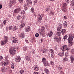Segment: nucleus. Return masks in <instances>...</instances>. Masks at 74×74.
<instances>
[{
  "label": "nucleus",
  "mask_w": 74,
  "mask_h": 74,
  "mask_svg": "<svg viewBox=\"0 0 74 74\" xmlns=\"http://www.w3.org/2000/svg\"><path fill=\"white\" fill-rule=\"evenodd\" d=\"M12 42L13 43H15V44H17L18 42V40L17 38L15 37H12Z\"/></svg>",
  "instance_id": "nucleus-7"
},
{
  "label": "nucleus",
  "mask_w": 74,
  "mask_h": 74,
  "mask_svg": "<svg viewBox=\"0 0 74 74\" xmlns=\"http://www.w3.org/2000/svg\"><path fill=\"white\" fill-rule=\"evenodd\" d=\"M49 52L51 53L52 54L51 55V57L53 59L54 58V56H53V53H54V51L52 49H50L49 50Z\"/></svg>",
  "instance_id": "nucleus-9"
},
{
  "label": "nucleus",
  "mask_w": 74,
  "mask_h": 74,
  "mask_svg": "<svg viewBox=\"0 0 74 74\" xmlns=\"http://www.w3.org/2000/svg\"><path fill=\"white\" fill-rule=\"evenodd\" d=\"M67 7L62 8V11L64 12H67Z\"/></svg>",
  "instance_id": "nucleus-17"
},
{
  "label": "nucleus",
  "mask_w": 74,
  "mask_h": 74,
  "mask_svg": "<svg viewBox=\"0 0 74 74\" xmlns=\"http://www.w3.org/2000/svg\"><path fill=\"white\" fill-rule=\"evenodd\" d=\"M71 4L72 6H74V1H72L71 2Z\"/></svg>",
  "instance_id": "nucleus-44"
},
{
  "label": "nucleus",
  "mask_w": 74,
  "mask_h": 74,
  "mask_svg": "<svg viewBox=\"0 0 74 74\" xmlns=\"http://www.w3.org/2000/svg\"><path fill=\"white\" fill-rule=\"evenodd\" d=\"M52 34H53V32L52 31H51L48 34V36H49V37H51L52 36Z\"/></svg>",
  "instance_id": "nucleus-21"
},
{
  "label": "nucleus",
  "mask_w": 74,
  "mask_h": 74,
  "mask_svg": "<svg viewBox=\"0 0 74 74\" xmlns=\"http://www.w3.org/2000/svg\"><path fill=\"white\" fill-rule=\"evenodd\" d=\"M23 49L24 51H26L27 50V48L26 47H24L23 48Z\"/></svg>",
  "instance_id": "nucleus-47"
},
{
  "label": "nucleus",
  "mask_w": 74,
  "mask_h": 74,
  "mask_svg": "<svg viewBox=\"0 0 74 74\" xmlns=\"http://www.w3.org/2000/svg\"><path fill=\"white\" fill-rule=\"evenodd\" d=\"M6 69L5 67H2L1 69V71L2 73H5L6 71Z\"/></svg>",
  "instance_id": "nucleus-19"
},
{
  "label": "nucleus",
  "mask_w": 74,
  "mask_h": 74,
  "mask_svg": "<svg viewBox=\"0 0 74 74\" xmlns=\"http://www.w3.org/2000/svg\"><path fill=\"white\" fill-rule=\"evenodd\" d=\"M34 74H40V73H39V72H34Z\"/></svg>",
  "instance_id": "nucleus-63"
},
{
  "label": "nucleus",
  "mask_w": 74,
  "mask_h": 74,
  "mask_svg": "<svg viewBox=\"0 0 74 74\" xmlns=\"http://www.w3.org/2000/svg\"><path fill=\"white\" fill-rule=\"evenodd\" d=\"M8 29L9 30H12V27L11 26H9Z\"/></svg>",
  "instance_id": "nucleus-43"
},
{
  "label": "nucleus",
  "mask_w": 74,
  "mask_h": 74,
  "mask_svg": "<svg viewBox=\"0 0 74 74\" xmlns=\"http://www.w3.org/2000/svg\"><path fill=\"white\" fill-rule=\"evenodd\" d=\"M18 1L21 4H23V0H18Z\"/></svg>",
  "instance_id": "nucleus-45"
},
{
  "label": "nucleus",
  "mask_w": 74,
  "mask_h": 74,
  "mask_svg": "<svg viewBox=\"0 0 74 74\" xmlns=\"http://www.w3.org/2000/svg\"><path fill=\"white\" fill-rule=\"evenodd\" d=\"M42 37L43 38V36H41L40 37V40L41 41V42H43V39H42Z\"/></svg>",
  "instance_id": "nucleus-49"
},
{
  "label": "nucleus",
  "mask_w": 74,
  "mask_h": 74,
  "mask_svg": "<svg viewBox=\"0 0 74 74\" xmlns=\"http://www.w3.org/2000/svg\"><path fill=\"white\" fill-rule=\"evenodd\" d=\"M42 51L43 53H45V52H46L45 49H43L42 50Z\"/></svg>",
  "instance_id": "nucleus-51"
},
{
  "label": "nucleus",
  "mask_w": 74,
  "mask_h": 74,
  "mask_svg": "<svg viewBox=\"0 0 74 74\" xmlns=\"http://www.w3.org/2000/svg\"><path fill=\"white\" fill-rule=\"evenodd\" d=\"M41 20H42V17L40 14H38V20L39 21H41Z\"/></svg>",
  "instance_id": "nucleus-15"
},
{
  "label": "nucleus",
  "mask_w": 74,
  "mask_h": 74,
  "mask_svg": "<svg viewBox=\"0 0 74 74\" xmlns=\"http://www.w3.org/2000/svg\"><path fill=\"white\" fill-rule=\"evenodd\" d=\"M43 64L45 66H49V64L47 61H45V62H44Z\"/></svg>",
  "instance_id": "nucleus-16"
},
{
  "label": "nucleus",
  "mask_w": 74,
  "mask_h": 74,
  "mask_svg": "<svg viewBox=\"0 0 74 74\" xmlns=\"http://www.w3.org/2000/svg\"><path fill=\"white\" fill-rule=\"evenodd\" d=\"M50 63L51 65H53V64H54V62H53L52 61H51Z\"/></svg>",
  "instance_id": "nucleus-55"
},
{
  "label": "nucleus",
  "mask_w": 74,
  "mask_h": 74,
  "mask_svg": "<svg viewBox=\"0 0 74 74\" xmlns=\"http://www.w3.org/2000/svg\"><path fill=\"white\" fill-rule=\"evenodd\" d=\"M71 53H72L74 54V49H72L71 50Z\"/></svg>",
  "instance_id": "nucleus-54"
},
{
  "label": "nucleus",
  "mask_w": 74,
  "mask_h": 74,
  "mask_svg": "<svg viewBox=\"0 0 74 74\" xmlns=\"http://www.w3.org/2000/svg\"><path fill=\"white\" fill-rule=\"evenodd\" d=\"M21 59L19 56H16L15 58V61L16 62H19Z\"/></svg>",
  "instance_id": "nucleus-11"
},
{
  "label": "nucleus",
  "mask_w": 74,
  "mask_h": 74,
  "mask_svg": "<svg viewBox=\"0 0 74 74\" xmlns=\"http://www.w3.org/2000/svg\"><path fill=\"white\" fill-rule=\"evenodd\" d=\"M8 62H4L3 65H4V66H6L8 65Z\"/></svg>",
  "instance_id": "nucleus-33"
},
{
  "label": "nucleus",
  "mask_w": 74,
  "mask_h": 74,
  "mask_svg": "<svg viewBox=\"0 0 74 74\" xmlns=\"http://www.w3.org/2000/svg\"><path fill=\"white\" fill-rule=\"evenodd\" d=\"M25 42H26V43H27V44L29 43V41H28V40H25Z\"/></svg>",
  "instance_id": "nucleus-64"
},
{
  "label": "nucleus",
  "mask_w": 74,
  "mask_h": 74,
  "mask_svg": "<svg viewBox=\"0 0 74 74\" xmlns=\"http://www.w3.org/2000/svg\"><path fill=\"white\" fill-rule=\"evenodd\" d=\"M18 27L16 26H14L13 27V31H15V30H17L18 29Z\"/></svg>",
  "instance_id": "nucleus-24"
},
{
  "label": "nucleus",
  "mask_w": 74,
  "mask_h": 74,
  "mask_svg": "<svg viewBox=\"0 0 74 74\" xmlns=\"http://www.w3.org/2000/svg\"><path fill=\"white\" fill-rule=\"evenodd\" d=\"M21 15L18 16L17 17V19H18V20H19L20 19H21Z\"/></svg>",
  "instance_id": "nucleus-40"
},
{
  "label": "nucleus",
  "mask_w": 74,
  "mask_h": 74,
  "mask_svg": "<svg viewBox=\"0 0 74 74\" xmlns=\"http://www.w3.org/2000/svg\"><path fill=\"white\" fill-rule=\"evenodd\" d=\"M54 39L55 40V41L57 42H60V40H61V38L59 36L57 37L56 36L54 37Z\"/></svg>",
  "instance_id": "nucleus-5"
},
{
  "label": "nucleus",
  "mask_w": 74,
  "mask_h": 74,
  "mask_svg": "<svg viewBox=\"0 0 74 74\" xmlns=\"http://www.w3.org/2000/svg\"><path fill=\"white\" fill-rule=\"evenodd\" d=\"M50 15H53L55 14V12H52V11H50Z\"/></svg>",
  "instance_id": "nucleus-31"
},
{
  "label": "nucleus",
  "mask_w": 74,
  "mask_h": 74,
  "mask_svg": "<svg viewBox=\"0 0 74 74\" xmlns=\"http://www.w3.org/2000/svg\"><path fill=\"white\" fill-rule=\"evenodd\" d=\"M58 68L59 69V70H61L62 69V66L60 65H58Z\"/></svg>",
  "instance_id": "nucleus-42"
},
{
  "label": "nucleus",
  "mask_w": 74,
  "mask_h": 74,
  "mask_svg": "<svg viewBox=\"0 0 74 74\" xmlns=\"http://www.w3.org/2000/svg\"><path fill=\"white\" fill-rule=\"evenodd\" d=\"M40 35H41V36H42V35L43 34V33H42V32H40Z\"/></svg>",
  "instance_id": "nucleus-62"
},
{
  "label": "nucleus",
  "mask_w": 74,
  "mask_h": 74,
  "mask_svg": "<svg viewBox=\"0 0 74 74\" xmlns=\"http://www.w3.org/2000/svg\"><path fill=\"white\" fill-rule=\"evenodd\" d=\"M70 58L71 59V61L72 63H73L74 62V56L73 54H71L70 56Z\"/></svg>",
  "instance_id": "nucleus-10"
},
{
  "label": "nucleus",
  "mask_w": 74,
  "mask_h": 74,
  "mask_svg": "<svg viewBox=\"0 0 74 74\" xmlns=\"http://www.w3.org/2000/svg\"><path fill=\"white\" fill-rule=\"evenodd\" d=\"M3 57L2 56H0V60H1H1H3Z\"/></svg>",
  "instance_id": "nucleus-57"
},
{
  "label": "nucleus",
  "mask_w": 74,
  "mask_h": 74,
  "mask_svg": "<svg viewBox=\"0 0 74 74\" xmlns=\"http://www.w3.org/2000/svg\"><path fill=\"white\" fill-rule=\"evenodd\" d=\"M3 24L4 26H5L7 24V22H6V20H4L3 22Z\"/></svg>",
  "instance_id": "nucleus-29"
},
{
  "label": "nucleus",
  "mask_w": 74,
  "mask_h": 74,
  "mask_svg": "<svg viewBox=\"0 0 74 74\" xmlns=\"http://www.w3.org/2000/svg\"><path fill=\"white\" fill-rule=\"evenodd\" d=\"M23 72H24V71H23V70L21 69V70L20 71V74H23Z\"/></svg>",
  "instance_id": "nucleus-48"
},
{
  "label": "nucleus",
  "mask_w": 74,
  "mask_h": 74,
  "mask_svg": "<svg viewBox=\"0 0 74 74\" xmlns=\"http://www.w3.org/2000/svg\"><path fill=\"white\" fill-rule=\"evenodd\" d=\"M40 35H39V34L38 33H36L35 35V36L36 37H38V36H39Z\"/></svg>",
  "instance_id": "nucleus-50"
},
{
  "label": "nucleus",
  "mask_w": 74,
  "mask_h": 74,
  "mask_svg": "<svg viewBox=\"0 0 74 74\" xmlns=\"http://www.w3.org/2000/svg\"><path fill=\"white\" fill-rule=\"evenodd\" d=\"M25 10H22V11H21V14H25Z\"/></svg>",
  "instance_id": "nucleus-39"
},
{
  "label": "nucleus",
  "mask_w": 74,
  "mask_h": 74,
  "mask_svg": "<svg viewBox=\"0 0 74 74\" xmlns=\"http://www.w3.org/2000/svg\"><path fill=\"white\" fill-rule=\"evenodd\" d=\"M69 36L70 37H72V38H74V34H69Z\"/></svg>",
  "instance_id": "nucleus-23"
},
{
  "label": "nucleus",
  "mask_w": 74,
  "mask_h": 74,
  "mask_svg": "<svg viewBox=\"0 0 74 74\" xmlns=\"http://www.w3.org/2000/svg\"><path fill=\"white\" fill-rule=\"evenodd\" d=\"M21 9H22V8H17L14 10V12L16 14H18L19 13L20 11H21Z\"/></svg>",
  "instance_id": "nucleus-8"
},
{
  "label": "nucleus",
  "mask_w": 74,
  "mask_h": 74,
  "mask_svg": "<svg viewBox=\"0 0 74 74\" xmlns=\"http://www.w3.org/2000/svg\"><path fill=\"white\" fill-rule=\"evenodd\" d=\"M18 48H16L15 47H11L9 49V52L11 55H14L16 53V51Z\"/></svg>",
  "instance_id": "nucleus-1"
},
{
  "label": "nucleus",
  "mask_w": 74,
  "mask_h": 74,
  "mask_svg": "<svg viewBox=\"0 0 74 74\" xmlns=\"http://www.w3.org/2000/svg\"><path fill=\"white\" fill-rule=\"evenodd\" d=\"M27 3L24 5V9L25 11L27 10V6L29 4H32V2H31V0H26Z\"/></svg>",
  "instance_id": "nucleus-2"
},
{
  "label": "nucleus",
  "mask_w": 74,
  "mask_h": 74,
  "mask_svg": "<svg viewBox=\"0 0 74 74\" xmlns=\"http://www.w3.org/2000/svg\"><path fill=\"white\" fill-rule=\"evenodd\" d=\"M73 40V38L71 37H69L68 38V42H71Z\"/></svg>",
  "instance_id": "nucleus-13"
},
{
  "label": "nucleus",
  "mask_w": 74,
  "mask_h": 74,
  "mask_svg": "<svg viewBox=\"0 0 74 74\" xmlns=\"http://www.w3.org/2000/svg\"><path fill=\"white\" fill-rule=\"evenodd\" d=\"M62 51L64 52L66 51H70V49L69 47H67V45H66L62 46L61 48Z\"/></svg>",
  "instance_id": "nucleus-4"
},
{
  "label": "nucleus",
  "mask_w": 74,
  "mask_h": 74,
  "mask_svg": "<svg viewBox=\"0 0 74 74\" xmlns=\"http://www.w3.org/2000/svg\"><path fill=\"white\" fill-rule=\"evenodd\" d=\"M33 68H34V70L35 71H38V68L37 66L34 65V66Z\"/></svg>",
  "instance_id": "nucleus-18"
},
{
  "label": "nucleus",
  "mask_w": 74,
  "mask_h": 74,
  "mask_svg": "<svg viewBox=\"0 0 74 74\" xmlns=\"http://www.w3.org/2000/svg\"><path fill=\"white\" fill-rule=\"evenodd\" d=\"M59 56H60V57H62L64 55V51L62 53H58Z\"/></svg>",
  "instance_id": "nucleus-22"
},
{
  "label": "nucleus",
  "mask_w": 74,
  "mask_h": 74,
  "mask_svg": "<svg viewBox=\"0 0 74 74\" xmlns=\"http://www.w3.org/2000/svg\"><path fill=\"white\" fill-rule=\"evenodd\" d=\"M45 73H46L47 74H48L49 73H48L49 72V71H48V70L47 69H45Z\"/></svg>",
  "instance_id": "nucleus-28"
},
{
  "label": "nucleus",
  "mask_w": 74,
  "mask_h": 74,
  "mask_svg": "<svg viewBox=\"0 0 74 74\" xmlns=\"http://www.w3.org/2000/svg\"><path fill=\"white\" fill-rule=\"evenodd\" d=\"M45 26L46 28V29L47 30H49V29L48 28V26H47V25H45Z\"/></svg>",
  "instance_id": "nucleus-58"
},
{
  "label": "nucleus",
  "mask_w": 74,
  "mask_h": 74,
  "mask_svg": "<svg viewBox=\"0 0 74 74\" xmlns=\"http://www.w3.org/2000/svg\"><path fill=\"white\" fill-rule=\"evenodd\" d=\"M25 30L27 32H29L30 30V26H28V27H26L25 29Z\"/></svg>",
  "instance_id": "nucleus-12"
},
{
  "label": "nucleus",
  "mask_w": 74,
  "mask_h": 74,
  "mask_svg": "<svg viewBox=\"0 0 74 74\" xmlns=\"http://www.w3.org/2000/svg\"><path fill=\"white\" fill-rule=\"evenodd\" d=\"M10 2L12 3L13 4H15V1L16 0H10Z\"/></svg>",
  "instance_id": "nucleus-30"
},
{
  "label": "nucleus",
  "mask_w": 74,
  "mask_h": 74,
  "mask_svg": "<svg viewBox=\"0 0 74 74\" xmlns=\"http://www.w3.org/2000/svg\"><path fill=\"white\" fill-rule=\"evenodd\" d=\"M61 32L62 34H66V29H63L61 31Z\"/></svg>",
  "instance_id": "nucleus-20"
},
{
  "label": "nucleus",
  "mask_w": 74,
  "mask_h": 74,
  "mask_svg": "<svg viewBox=\"0 0 74 74\" xmlns=\"http://www.w3.org/2000/svg\"><path fill=\"white\" fill-rule=\"evenodd\" d=\"M63 5L62 8H65V7H66L67 4H66V3H63Z\"/></svg>",
  "instance_id": "nucleus-27"
},
{
  "label": "nucleus",
  "mask_w": 74,
  "mask_h": 74,
  "mask_svg": "<svg viewBox=\"0 0 74 74\" xmlns=\"http://www.w3.org/2000/svg\"><path fill=\"white\" fill-rule=\"evenodd\" d=\"M25 59L27 60L28 61H29L30 59H31V58H30V57L27 56L26 57Z\"/></svg>",
  "instance_id": "nucleus-25"
},
{
  "label": "nucleus",
  "mask_w": 74,
  "mask_h": 74,
  "mask_svg": "<svg viewBox=\"0 0 74 74\" xmlns=\"http://www.w3.org/2000/svg\"><path fill=\"white\" fill-rule=\"evenodd\" d=\"M37 0H35V1H34V4H35L36 3H37Z\"/></svg>",
  "instance_id": "nucleus-60"
},
{
  "label": "nucleus",
  "mask_w": 74,
  "mask_h": 74,
  "mask_svg": "<svg viewBox=\"0 0 74 74\" xmlns=\"http://www.w3.org/2000/svg\"><path fill=\"white\" fill-rule=\"evenodd\" d=\"M64 26V27H66L67 26V22L66 21H65L63 25Z\"/></svg>",
  "instance_id": "nucleus-26"
},
{
  "label": "nucleus",
  "mask_w": 74,
  "mask_h": 74,
  "mask_svg": "<svg viewBox=\"0 0 74 74\" xmlns=\"http://www.w3.org/2000/svg\"><path fill=\"white\" fill-rule=\"evenodd\" d=\"M25 26V24L23 23H22L21 25V27H24V26Z\"/></svg>",
  "instance_id": "nucleus-41"
},
{
  "label": "nucleus",
  "mask_w": 74,
  "mask_h": 74,
  "mask_svg": "<svg viewBox=\"0 0 74 74\" xmlns=\"http://www.w3.org/2000/svg\"><path fill=\"white\" fill-rule=\"evenodd\" d=\"M19 37L21 39L24 38H25V34H21L19 35Z\"/></svg>",
  "instance_id": "nucleus-14"
},
{
  "label": "nucleus",
  "mask_w": 74,
  "mask_h": 74,
  "mask_svg": "<svg viewBox=\"0 0 74 74\" xmlns=\"http://www.w3.org/2000/svg\"><path fill=\"white\" fill-rule=\"evenodd\" d=\"M67 37L68 36L67 35H65V36H64L63 39L64 41H66V39H67Z\"/></svg>",
  "instance_id": "nucleus-35"
},
{
  "label": "nucleus",
  "mask_w": 74,
  "mask_h": 74,
  "mask_svg": "<svg viewBox=\"0 0 74 74\" xmlns=\"http://www.w3.org/2000/svg\"><path fill=\"white\" fill-rule=\"evenodd\" d=\"M68 60V58H64L63 60V62H66Z\"/></svg>",
  "instance_id": "nucleus-36"
},
{
  "label": "nucleus",
  "mask_w": 74,
  "mask_h": 74,
  "mask_svg": "<svg viewBox=\"0 0 74 74\" xmlns=\"http://www.w3.org/2000/svg\"><path fill=\"white\" fill-rule=\"evenodd\" d=\"M69 47H72V46H73V42H69Z\"/></svg>",
  "instance_id": "nucleus-46"
},
{
  "label": "nucleus",
  "mask_w": 74,
  "mask_h": 74,
  "mask_svg": "<svg viewBox=\"0 0 74 74\" xmlns=\"http://www.w3.org/2000/svg\"><path fill=\"white\" fill-rule=\"evenodd\" d=\"M65 55L66 57L68 56H69V54L68 53H66Z\"/></svg>",
  "instance_id": "nucleus-56"
},
{
  "label": "nucleus",
  "mask_w": 74,
  "mask_h": 74,
  "mask_svg": "<svg viewBox=\"0 0 74 74\" xmlns=\"http://www.w3.org/2000/svg\"><path fill=\"white\" fill-rule=\"evenodd\" d=\"M31 52L32 53L34 54L35 53V50L34 49H32V50H31Z\"/></svg>",
  "instance_id": "nucleus-37"
},
{
  "label": "nucleus",
  "mask_w": 74,
  "mask_h": 74,
  "mask_svg": "<svg viewBox=\"0 0 74 74\" xmlns=\"http://www.w3.org/2000/svg\"><path fill=\"white\" fill-rule=\"evenodd\" d=\"M13 5H14V3L11 2H10L9 4V7H11Z\"/></svg>",
  "instance_id": "nucleus-32"
},
{
  "label": "nucleus",
  "mask_w": 74,
  "mask_h": 74,
  "mask_svg": "<svg viewBox=\"0 0 74 74\" xmlns=\"http://www.w3.org/2000/svg\"><path fill=\"white\" fill-rule=\"evenodd\" d=\"M31 11L32 12H34V9L33 8H32L31 9Z\"/></svg>",
  "instance_id": "nucleus-52"
},
{
  "label": "nucleus",
  "mask_w": 74,
  "mask_h": 74,
  "mask_svg": "<svg viewBox=\"0 0 74 74\" xmlns=\"http://www.w3.org/2000/svg\"><path fill=\"white\" fill-rule=\"evenodd\" d=\"M0 27L1 28L3 27V23L1 24V25L0 24Z\"/></svg>",
  "instance_id": "nucleus-61"
},
{
  "label": "nucleus",
  "mask_w": 74,
  "mask_h": 74,
  "mask_svg": "<svg viewBox=\"0 0 74 74\" xmlns=\"http://www.w3.org/2000/svg\"><path fill=\"white\" fill-rule=\"evenodd\" d=\"M63 25L61 23H60L58 25V27L57 28L58 31H61L62 29Z\"/></svg>",
  "instance_id": "nucleus-6"
},
{
  "label": "nucleus",
  "mask_w": 74,
  "mask_h": 74,
  "mask_svg": "<svg viewBox=\"0 0 74 74\" xmlns=\"http://www.w3.org/2000/svg\"><path fill=\"white\" fill-rule=\"evenodd\" d=\"M61 34V32H57V35L58 36H60V34Z\"/></svg>",
  "instance_id": "nucleus-34"
},
{
  "label": "nucleus",
  "mask_w": 74,
  "mask_h": 74,
  "mask_svg": "<svg viewBox=\"0 0 74 74\" xmlns=\"http://www.w3.org/2000/svg\"><path fill=\"white\" fill-rule=\"evenodd\" d=\"M8 42V37L7 36H5L4 37L3 41H1V45H3L4 44H6Z\"/></svg>",
  "instance_id": "nucleus-3"
},
{
  "label": "nucleus",
  "mask_w": 74,
  "mask_h": 74,
  "mask_svg": "<svg viewBox=\"0 0 74 74\" xmlns=\"http://www.w3.org/2000/svg\"><path fill=\"white\" fill-rule=\"evenodd\" d=\"M42 62H43V63H44L45 62V61L46 60V59L45 58H43L42 59Z\"/></svg>",
  "instance_id": "nucleus-38"
},
{
  "label": "nucleus",
  "mask_w": 74,
  "mask_h": 74,
  "mask_svg": "<svg viewBox=\"0 0 74 74\" xmlns=\"http://www.w3.org/2000/svg\"><path fill=\"white\" fill-rule=\"evenodd\" d=\"M1 65L2 66H3L4 65V62L3 61H2L1 62Z\"/></svg>",
  "instance_id": "nucleus-59"
},
{
  "label": "nucleus",
  "mask_w": 74,
  "mask_h": 74,
  "mask_svg": "<svg viewBox=\"0 0 74 74\" xmlns=\"http://www.w3.org/2000/svg\"><path fill=\"white\" fill-rule=\"evenodd\" d=\"M32 13H33V14L34 15V16H35V17H36V16H37V15H36V12H33Z\"/></svg>",
  "instance_id": "nucleus-53"
}]
</instances>
